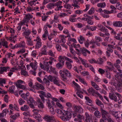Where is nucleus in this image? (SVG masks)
Here are the masks:
<instances>
[{
  "instance_id": "f257e3e1",
  "label": "nucleus",
  "mask_w": 122,
  "mask_h": 122,
  "mask_svg": "<svg viewBox=\"0 0 122 122\" xmlns=\"http://www.w3.org/2000/svg\"><path fill=\"white\" fill-rule=\"evenodd\" d=\"M60 117V118L64 121L68 120L71 117V113L68 111H65Z\"/></svg>"
},
{
  "instance_id": "f03ea898",
  "label": "nucleus",
  "mask_w": 122,
  "mask_h": 122,
  "mask_svg": "<svg viewBox=\"0 0 122 122\" xmlns=\"http://www.w3.org/2000/svg\"><path fill=\"white\" fill-rule=\"evenodd\" d=\"M64 59L67 61L70 62L72 63L73 62V61L72 60L66 56H60L58 58V61L59 62H60L62 64H64Z\"/></svg>"
},
{
  "instance_id": "7ed1b4c3",
  "label": "nucleus",
  "mask_w": 122,
  "mask_h": 122,
  "mask_svg": "<svg viewBox=\"0 0 122 122\" xmlns=\"http://www.w3.org/2000/svg\"><path fill=\"white\" fill-rule=\"evenodd\" d=\"M103 108H100V111L101 113V115H102V117L103 119L106 120L107 117H108L109 113L108 111L104 110L103 109Z\"/></svg>"
},
{
  "instance_id": "20e7f679",
  "label": "nucleus",
  "mask_w": 122,
  "mask_h": 122,
  "mask_svg": "<svg viewBox=\"0 0 122 122\" xmlns=\"http://www.w3.org/2000/svg\"><path fill=\"white\" fill-rule=\"evenodd\" d=\"M118 80L117 83L114 82L113 84V85L115 86L116 88L118 90V91H119L121 89L120 87L122 84V79Z\"/></svg>"
},
{
  "instance_id": "39448f33",
  "label": "nucleus",
  "mask_w": 122,
  "mask_h": 122,
  "mask_svg": "<svg viewBox=\"0 0 122 122\" xmlns=\"http://www.w3.org/2000/svg\"><path fill=\"white\" fill-rule=\"evenodd\" d=\"M30 66L31 67L32 69L35 71L37 69V63L36 61H35L33 63V62L30 63V65H27L26 66V67L28 70L29 69V68Z\"/></svg>"
},
{
  "instance_id": "423d86ee",
  "label": "nucleus",
  "mask_w": 122,
  "mask_h": 122,
  "mask_svg": "<svg viewBox=\"0 0 122 122\" xmlns=\"http://www.w3.org/2000/svg\"><path fill=\"white\" fill-rule=\"evenodd\" d=\"M33 88L38 90L39 89L44 90L45 89L43 85L37 82L35 83V85L33 86Z\"/></svg>"
},
{
  "instance_id": "0eeeda50",
  "label": "nucleus",
  "mask_w": 122,
  "mask_h": 122,
  "mask_svg": "<svg viewBox=\"0 0 122 122\" xmlns=\"http://www.w3.org/2000/svg\"><path fill=\"white\" fill-rule=\"evenodd\" d=\"M73 107L74 110L75 112L80 113L83 112V109L80 106L74 105Z\"/></svg>"
},
{
  "instance_id": "6e6552de",
  "label": "nucleus",
  "mask_w": 122,
  "mask_h": 122,
  "mask_svg": "<svg viewBox=\"0 0 122 122\" xmlns=\"http://www.w3.org/2000/svg\"><path fill=\"white\" fill-rule=\"evenodd\" d=\"M46 46L44 45L41 49V52L39 53V56H41L42 55H47V54L46 52Z\"/></svg>"
},
{
  "instance_id": "1a4fd4ad",
  "label": "nucleus",
  "mask_w": 122,
  "mask_h": 122,
  "mask_svg": "<svg viewBox=\"0 0 122 122\" xmlns=\"http://www.w3.org/2000/svg\"><path fill=\"white\" fill-rule=\"evenodd\" d=\"M80 51L83 55L85 56H86L87 55L86 53H87L89 54H90L91 53L90 51L85 48H80Z\"/></svg>"
},
{
  "instance_id": "9d476101",
  "label": "nucleus",
  "mask_w": 122,
  "mask_h": 122,
  "mask_svg": "<svg viewBox=\"0 0 122 122\" xmlns=\"http://www.w3.org/2000/svg\"><path fill=\"white\" fill-rule=\"evenodd\" d=\"M51 62H44V65L45 68L47 72H49V68L51 67Z\"/></svg>"
},
{
  "instance_id": "9b49d317",
  "label": "nucleus",
  "mask_w": 122,
  "mask_h": 122,
  "mask_svg": "<svg viewBox=\"0 0 122 122\" xmlns=\"http://www.w3.org/2000/svg\"><path fill=\"white\" fill-rule=\"evenodd\" d=\"M112 25L116 27H121L122 26V22L120 21H116L113 22Z\"/></svg>"
},
{
  "instance_id": "f8f14e48",
  "label": "nucleus",
  "mask_w": 122,
  "mask_h": 122,
  "mask_svg": "<svg viewBox=\"0 0 122 122\" xmlns=\"http://www.w3.org/2000/svg\"><path fill=\"white\" fill-rule=\"evenodd\" d=\"M25 39L26 40L27 44L28 46H32L33 45V42L32 41V38L30 37H25Z\"/></svg>"
},
{
  "instance_id": "ddd939ff",
  "label": "nucleus",
  "mask_w": 122,
  "mask_h": 122,
  "mask_svg": "<svg viewBox=\"0 0 122 122\" xmlns=\"http://www.w3.org/2000/svg\"><path fill=\"white\" fill-rule=\"evenodd\" d=\"M109 96L111 99L115 102H117L118 100L116 96L113 93H109Z\"/></svg>"
},
{
  "instance_id": "4468645a",
  "label": "nucleus",
  "mask_w": 122,
  "mask_h": 122,
  "mask_svg": "<svg viewBox=\"0 0 122 122\" xmlns=\"http://www.w3.org/2000/svg\"><path fill=\"white\" fill-rule=\"evenodd\" d=\"M10 69L9 67H0V74H2L4 72H6L7 70L9 71Z\"/></svg>"
},
{
  "instance_id": "2eb2a0df",
  "label": "nucleus",
  "mask_w": 122,
  "mask_h": 122,
  "mask_svg": "<svg viewBox=\"0 0 122 122\" xmlns=\"http://www.w3.org/2000/svg\"><path fill=\"white\" fill-rule=\"evenodd\" d=\"M118 71L119 72H118L115 75V76L118 79H121V78H122V70L120 69H118Z\"/></svg>"
},
{
  "instance_id": "dca6fc26",
  "label": "nucleus",
  "mask_w": 122,
  "mask_h": 122,
  "mask_svg": "<svg viewBox=\"0 0 122 122\" xmlns=\"http://www.w3.org/2000/svg\"><path fill=\"white\" fill-rule=\"evenodd\" d=\"M45 118L46 120L48 122H52V121H55V120L54 117L53 116H46Z\"/></svg>"
},
{
  "instance_id": "f3484780",
  "label": "nucleus",
  "mask_w": 122,
  "mask_h": 122,
  "mask_svg": "<svg viewBox=\"0 0 122 122\" xmlns=\"http://www.w3.org/2000/svg\"><path fill=\"white\" fill-rule=\"evenodd\" d=\"M33 18V16L30 14H25L24 19L28 22L29 20Z\"/></svg>"
},
{
  "instance_id": "a211bd4d",
  "label": "nucleus",
  "mask_w": 122,
  "mask_h": 122,
  "mask_svg": "<svg viewBox=\"0 0 122 122\" xmlns=\"http://www.w3.org/2000/svg\"><path fill=\"white\" fill-rule=\"evenodd\" d=\"M95 102L97 105L100 107V108L104 107V105L98 99H97L96 100Z\"/></svg>"
},
{
  "instance_id": "6ab92c4d",
  "label": "nucleus",
  "mask_w": 122,
  "mask_h": 122,
  "mask_svg": "<svg viewBox=\"0 0 122 122\" xmlns=\"http://www.w3.org/2000/svg\"><path fill=\"white\" fill-rule=\"evenodd\" d=\"M31 31L30 30L28 29H27L26 30H25L24 32L23 33V35H24V36L25 38V37H29V35L31 33Z\"/></svg>"
},
{
  "instance_id": "aec40b11",
  "label": "nucleus",
  "mask_w": 122,
  "mask_h": 122,
  "mask_svg": "<svg viewBox=\"0 0 122 122\" xmlns=\"http://www.w3.org/2000/svg\"><path fill=\"white\" fill-rule=\"evenodd\" d=\"M62 71L64 72V74L66 75L67 77V76L69 77H71V74L66 69H63Z\"/></svg>"
},
{
  "instance_id": "412c9836",
  "label": "nucleus",
  "mask_w": 122,
  "mask_h": 122,
  "mask_svg": "<svg viewBox=\"0 0 122 122\" xmlns=\"http://www.w3.org/2000/svg\"><path fill=\"white\" fill-rule=\"evenodd\" d=\"M33 115L34 117L36 119L38 122H41L42 120L41 119V116L40 115L38 114H36Z\"/></svg>"
},
{
  "instance_id": "4be33fe9",
  "label": "nucleus",
  "mask_w": 122,
  "mask_h": 122,
  "mask_svg": "<svg viewBox=\"0 0 122 122\" xmlns=\"http://www.w3.org/2000/svg\"><path fill=\"white\" fill-rule=\"evenodd\" d=\"M97 6L99 7L104 8L106 6V4L105 2L98 3L97 4Z\"/></svg>"
},
{
  "instance_id": "5701e85b",
  "label": "nucleus",
  "mask_w": 122,
  "mask_h": 122,
  "mask_svg": "<svg viewBox=\"0 0 122 122\" xmlns=\"http://www.w3.org/2000/svg\"><path fill=\"white\" fill-rule=\"evenodd\" d=\"M98 110H96L94 113V115L97 118H100L101 116V113Z\"/></svg>"
},
{
  "instance_id": "b1692460",
  "label": "nucleus",
  "mask_w": 122,
  "mask_h": 122,
  "mask_svg": "<svg viewBox=\"0 0 122 122\" xmlns=\"http://www.w3.org/2000/svg\"><path fill=\"white\" fill-rule=\"evenodd\" d=\"M6 79H5L0 78V86H3V84L6 83Z\"/></svg>"
},
{
  "instance_id": "393cba45",
  "label": "nucleus",
  "mask_w": 122,
  "mask_h": 122,
  "mask_svg": "<svg viewBox=\"0 0 122 122\" xmlns=\"http://www.w3.org/2000/svg\"><path fill=\"white\" fill-rule=\"evenodd\" d=\"M104 61L103 59L102 58L100 57L98 58L96 61V63L100 65H102L103 64Z\"/></svg>"
},
{
  "instance_id": "a878e982",
  "label": "nucleus",
  "mask_w": 122,
  "mask_h": 122,
  "mask_svg": "<svg viewBox=\"0 0 122 122\" xmlns=\"http://www.w3.org/2000/svg\"><path fill=\"white\" fill-rule=\"evenodd\" d=\"M42 45V43L41 42V41H37L36 44L35 48L39 49V48Z\"/></svg>"
},
{
  "instance_id": "bb28decb",
  "label": "nucleus",
  "mask_w": 122,
  "mask_h": 122,
  "mask_svg": "<svg viewBox=\"0 0 122 122\" xmlns=\"http://www.w3.org/2000/svg\"><path fill=\"white\" fill-rule=\"evenodd\" d=\"M15 84L16 86L18 88L24 90H25V89H26V87L24 85H22L19 84H17V83H15Z\"/></svg>"
},
{
  "instance_id": "cd10ccee",
  "label": "nucleus",
  "mask_w": 122,
  "mask_h": 122,
  "mask_svg": "<svg viewBox=\"0 0 122 122\" xmlns=\"http://www.w3.org/2000/svg\"><path fill=\"white\" fill-rule=\"evenodd\" d=\"M29 108V106L26 105H24L23 107H22L20 108L21 110L23 111H27Z\"/></svg>"
},
{
  "instance_id": "c85d7f7f",
  "label": "nucleus",
  "mask_w": 122,
  "mask_h": 122,
  "mask_svg": "<svg viewBox=\"0 0 122 122\" xmlns=\"http://www.w3.org/2000/svg\"><path fill=\"white\" fill-rule=\"evenodd\" d=\"M117 3L116 5V7L117 9L120 10H122V5L119 2H117L116 3Z\"/></svg>"
},
{
  "instance_id": "c756f323",
  "label": "nucleus",
  "mask_w": 122,
  "mask_h": 122,
  "mask_svg": "<svg viewBox=\"0 0 122 122\" xmlns=\"http://www.w3.org/2000/svg\"><path fill=\"white\" fill-rule=\"evenodd\" d=\"M2 45L4 47H5L6 48L8 47V42L6 41H2L1 42H0V45Z\"/></svg>"
},
{
  "instance_id": "7c9ffc66",
  "label": "nucleus",
  "mask_w": 122,
  "mask_h": 122,
  "mask_svg": "<svg viewBox=\"0 0 122 122\" xmlns=\"http://www.w3.org/2000/svg\"><path fill=\"white\" fill-rule=\"evenodd\" d=\"M71 62H69L66 61L65 63L66 66L67 68L70 70L71 69L72 67V66L71 64Z\"/></svg>"
},
{
  "instance_id": "2f4dec72",
  "label": "nucleus",
  "mask_w": 122,
  "mask_h": 122,
  "mask_svg": "<svg viewBox=\"0 0 122 122\" xmlns=\"http://www.w3.org/2000/svg\"><path fill=\"white\" fill-rule=\"evenodd\" d=\"M59 72L61 76L64 79H66L67 76H66V75L64 74V73L62 70H60Z\"/></svg>"
},
{
  "instance_id": "473e14b6",
  "label": "nucleus",
  "mask_w": 122,
  "mask_h": 122,
  "mask_svg": "<svg viewBox=\"0 0 122 122\" xmlns=\"http://www.w3.org/2000/svg\"><path fill=\"white\" fill-rule=\"evenodd\" d=\"M50 70H49V72H48L50 73H51L52 72L55 74H57V72L56 71L55 68L52 67V66L50 67Z\"/></svg>"
},
{
  "instance_id": "72a5a7b5",
  "label": "nucleus",
  "mask_w": 122,
  "mask_h": 122,
  "mask_svg": "<svg viewBox=\"0 0 122 122\" xmlns=\"http://www.w3.org/2000/svg\"><path fill=\"white\" fill-rule=\"evenodd\" d=\"M121 34L120 33L118 34L117 35H115L114 36V38L116 39L119 40H121L122 39V37H121L120 36Z\"/></svg>"
},
{
  "instance_id": "f704fd0d",
  "label": "nucleus",
  "mask_w": 122,
  "mask_h": 122,
  "mask_svg": "<svg viewBox=\"0 0 122 122\" xmlns=\"http://www.w3.org/2000/svg\"><path fill=\"white\" fill-rule=\"evenodd\" d=\"M60 37L61 39V41L63 43H65L66 42V40L65 38H64V36L63 35H61L60 36Z\"/></svg>"
},
{
  "instance_id": "c9c22d12",
  "label": "nucleus",
  "mask_w": 122,
  "mask_h": 122,
  "mask_svg": "<svg viewBox=\"0 0 122 122\" xmlns=\"http://www.w3.org/2000/svg\"><path fill=\"white\" fill-rule=\"evenodd\" d=\"M87 91L88 92L91 94L95 93V90L92 87L89 88Z\"/></svg>"
},
{
  "instance_id": "e433bc0d",
  "label": "nucleus",
  "mask_w": 122,
  "mask_h": 122,
  "mask_svg": "<svg viewBox=\"0 0 122 122\" xmlns=\"http://www.w3.org/2000/svg\"><path fill=\"white\" fill-rule=\"evenodd\" d=\"M79 81L81 82L84 85H87V84L83 78H82L80 77L79 78Z\"/></svg>"
},
{
  "instance_id": "4c0bfd02",
  "label": "nucleus",
  "mask_w": 122,
  "mask_h": 122,
  "mask_svg": "<svg viewBox=\"0 0 122 122\" xmlns=\"http://www.w3.org/2000/svg\"><path fill=\"white\" fill-rule=\"evenodd\" d=\"M27 101L28 104L32 103L34 102L33 98L31 97H29V99L27 100Z\"/></svg>"
},
{
  "instance_id": "58836bf2",
  "label": "nucleus",
  "mask_w": 122,
  "mask_h": 122,
  "mask_svg": "<svg viewBox=\"0 0 122 122\" xmlns=\"http://www.w3.org/2000/svg\"><path fill=\"white\" fill-rule=\"evenodd\" d=\"M28 22L25 20V19H24V20H22L21 21H20L19 23L18 24V25H20V26H22L23 25H25V23H27Z\"/></svg>"
},
{
  "instance_id": "ea45409f",
  "label": "nucleus",
  "mask_w": 122,
  "mask_h": 122,
  "mask_svg": "<svg viewBox=\"0 0 122 122\" xmlns=\"http://www.w3.org/2000/svg\"><path fill=\"white\" fill-rule=\"evenodd\" d=\"M64 65L63 64H62L60 62H58L56 64V66L58 69L61 68Z\"/></svg>"
},
{
  "instance_id": "a19ab883",
  "label": "nucleus",
  "mask_w": 122,
  "mask_h": 122,
  "mask_svg": "<svg viewBox=\"0 0 122 122\" xmlns=\"http://www.w3.org/2000/svg\"><path fill=\"white\" fill-rule=\"evenodd\" d=\"M15 87L14 86H12L9 87V92L11 93H14V90Z\"/></svg>"
},
{
  "instance_id": "79ce46f5",
  "label": "nucleus",
  "mask_w": 122,
  "mask_h": 122,
  "mask_svg": "<svg viewBox=\"0 0 122 122\" xmlns=\"http://www.w3.org/2000/svg\"><path fill=\"white\" fill-rule=\"evenodd\" d=\"M21 73L22 75H23L26 76H29L27 72L24 70H21Z\"/></svg>"
},
{
  "instance_id": "37998d69",
  "label": "nucleus",
  "mask_w": 122,
  "mask_h": 122,
  "mask_svg": "<svg viewBox=\"0 0 122 122\" xmlns=\"http://www.w3.org/2000/svg\"><path fill=\"white\" fill-rule=\"evenodd\" d=\"M25 42L23 41H21V43L18 44L19 47H24L25 46Z\"/></svg>"
},
{
  "instance_id": "c03bdc74",
  "label": "nucleus",
  "mask_w": 122,
  "mask_h": 122,
  "mask_svg": "<svg viewBox=\"0 0 122 122\" xmlns=\"http://www.w3.org/2000/svg\"><path fill=\"white\" fill-rule=\"evenodd\" d=\"M95 39L96 42H99L102 41V39L100 37L96 36L95 37Z\"/></svg>"
},
{
  "instance_id": "a18cd8bd",
  "label": "nucleus",
  "mask_w": 122,
  "mask_h": 122,
  "mask_svg": "<svg viewBox=\"0 0 122 122\" xmlns=\"http://www.w3.org/2000/svg\"><path fill=\"white\" fill-rule=\"evenodd\" d=\"M48 53V55L54 57L55 56V52H53L51 50H49Z\"/></svg>"
},
{
  "instance_id": "49530a36",
  "label": "nucleus",
  "mask_w": 122,
  "mask_h": 122,
  "mask_svg": "<svg viewBox=\"0 0 122 122\" xmlns=\"http://www.w3.org/2000/svg\"><path fill=\"white\" fill-rule=\"evenodd\" d=\"M86 21H87V23L88 24L90 25H92L93 23V22L92 20L88 18H87L86 19Z\"/></svg>"
},
{
  "instance_id": "de8ad7c7",
  "label": "nucleus",
  "mask_w": 122,
  "mask_h": 122,
  "mask_svg": "<svg viewBox=\"0 0 122 122\" xmlns=\"http://www.w3.org/2000/svg\"><path fill=\"white\" fill-rule=\"evenodd\" d=\"M94 9L93 8H91L88 12V14L89 15H92L94 13Z\"/></svg>"
},
{
  "instance_id": "09e8293b",
  "label": "nucleus",
  "mask_w": 122,
  "mask_h": 122,
  "mask_svg": "<svg viewBox=\"0 0 122 122\" xmlns=\"http://www.w3.org/2000/svg\"><path fill=\"white\" fill-rule=\"evenodd\" d=\"M38 92L40 94L39 95L44 96L45 97H46V92L43 91H39Z\"/></svg>"
},
{
  "instance_id": "8fccbe9b",
  "label": "nucleus",
  "mask_w": 122,
  "mask_h": 122,
  "mask_svg": "<svg viewBox=\"0 0 122 122\" xmlns=\"http://www.w3.org/2000/svg\"><path fill=\"white\" fill-rule=\"evenodd\" d=\"M84 40V38L82 36H80L79 39H78V41L80 43L82 44L83 43V41Z\"/></svg>"
},
{
  "instance_id": "3c124183",
  "label": "nucleus",
  "mask_w": 122,
  "mask_h": 122,
  "mask_svg": "<svg viewBox=\"0 0 122 122\" xmlns=\"http://www.w3.org/2000/svg\"><path fill=\"white\" fill-rule=\"evenodd\" d=\"M106 68V73L108 72V71H112V68L113 67H109L108 66H105Z\"/></svg>"
},
{
  "instance_id": "603ef678",
  "label": "nucleus",
  "mask_w": 122,
  "mask_h": 122,
  "mask_svg": "<svg viewBox=\"0 0 122 122\" xmlns=\"http://www.w3.org/2000/svg\"><path fill=\"white\" fill-rule=\"evenodd\" d=\"M50 112L51 114H54L55 113V110L53 107H50Z\"/></svg>"
},
{
  "instance_id": "864d4df0",
  "label": "nucleus",
  "mask_w": 122,
  "mask_h": 122,
  "mask_svg": "<svg viewBox=\"0 0 122 122\" xmlns=\"http://www.w3.org/2000/svg\"><path fill=\"white\" fill-rule=\"evenodd\" d=\"M56 6H57L56 8L55 9V10L56 11H59L61 10V8L63 7V6L61 5H56Z\"/></svg>"
},
{
  "instance_id": "5fc2aeb1",
  "label": "nucleus",
  "mask_w": 122,
  "mask_h": 122,
  "mask_svg": "<svg viewBox=\"0 0 122 122\" xmlns=\"http://www.w3.org/2000/svg\"><path fill=\"white\" fill-rule=\"evenodd\" d=\"M48 17V16L46 15L41 16L42 20L44 21H46Z\"/></svg>"
},
{
  "instance_id": "6e6d98bb",
  "label": "nucleus",
  "mask_w": 122,
  "mask_h": 122,
  "mask_svg": "<svg viewBox=\"0 0 122 122\" xmlns=\"http://www.w3.org/2000/svg\"><path fill=\"white\" fill-rule=\"evenodd\" d=\"M53 81L54 83L55 84H58V78L57 77H53Z\"/></svg>"
},
{
  "instance_id": "4d7b16f0",
  "label": "nucleus",
  "mask_w": 122,
  "mask_h": 122,
  "mask_svg": "<svg viewBox=\"0 0 122 122\" xmlns=\"http://www.w3.org/2000/svg\"><path fill=\"white\" fill-rule=\"evenodd\" d=\"M5 112V110H3L2 111V113H0V118L3 117L4 116L6 115Z\"/></svg>"
},
{
  "instance_id": "13d9d810",
  "label": "nucleus",
  "mask_w": 122,
  "mask_h": 122,
  "mask_svg": "<svg viewBox=\"0 0 122 122\" xmlns=\"http://www.w3.org/2000/svg\"><path fill=\"white\" fill-rule=\"evenodd\" d=\"M25 49L24 48H22L18 51L17 53L19 54L25 52Z\"/></svg>"
},
{
  "instance_id": "bf43d9fd",
  "label": "nucleus",
  "mask_w": 122,
  "mask_h": 122,
  "mask_svg": "<svg viewBox=\"0 0 122 122\" xmlns=\"http://www.w3.org/2000/svg\"><path fill=\"white\" fill-rule=\"evenodd\" d=\"M55 6L54 4L50 3L48 5V8H49L51 9L53 6Z\"/></svg>"
},
{
  "instance_id": "052dcab7",
  "label": "nucleus",
  "mask_w": 122,
  "mask_h": 122,
  "mask_svg": "<svg viewBox=\"0 0 122 122\" xmlns=\"http://www.w3.org/2000/svg\"><path fill=\"white\" fill-rule=\"evenodd\" d=\"M96 94L100 98V99L102 101H103V97L98 92H96Z\"/></svg>"
},
{
  "instance_id": "680f3d73",
  "label": "nucleus",
  "mask_w": 122,
  "mask_h": 122,
  "mask_svg": "<svg viewBox=\"0 0 122 122\" xmlns=\"http://www.w3.org/2000/svg\"><path fill=\"white\" fill-rule=\"evenodd\" d=\"M83 11L79 10H77L75 11V14H76L80 15L83 13Z\"/></svg>"
},
{
  "instance_id": "e2e57ef3",
  "label": "nucleus",
  "mask_w": 122,
  "mask_h": 122,
  "mask_svg": "<svg viewBox=\"0 0 122 122\" xmlns=\"http://www.w3.org/2000/svg\"><path fill=\"white\" fill-rule=\"evenodd\" d=\"M8 95H5L4 97V101L7 103H8Z\"/></svg>"
},
{
  "instance_id": "0e129e2a",
  "label": "nucleus",
  "mask_w": 122,
  "mask_h": 122,
  "mask_svg": "<svg viewBox=\"0 0 122 122\" xmlns=\"http://www.w3.org/2000/svg\"><path fill=\"white\" fill-rule=\"evenodd\" d=\"M64 7L66 9H70L71 8V5L69 4H66L64 5Z\"/></svg>"
},
{
  "instance_id": "69168bd1",
  "label": "nucleus",
  "mask_w": 122,
  "mask_h": 122,
  "mask_svg": "<svg viewBox=\"0 0 122 122\" xmlns=\"http://www.w3.org/2000/svg\"><path fill=\"white\" fill-rule=\"evenodd\" d=\"M88 61L91 64L94 63H97V61H96L95 59H91L89 60Z\"/></svg>"
},
{
  "instance_id": "338daca9",
  "label": "nucleus",
  "mask_w": 122,
  "mask_h": 122,
  "mask_svg": "<svg viewBox=\"0 0 122 122\" xmlns=\"http://www.w3.org/2000/svg\"><path fill=\"white\" fill-rule=\"evenodd\" d=\"M98 71L99 73L102 75L104 74L105 72V71L104 70L100 68L99 69Z\"/></svg>"
},
{
  "instance_id": "774afa93",
  "label": "nucleus",
  "mask_w": 122,
  "mask_h": 122,
  "mask_svg": "<svg viewBox=\"0 0 122 122\" xmlns=\"http://www.w3.org/2000/svg\"><path fill=\"white\" fill-rule=\"evenodd\" d=\"M103 12L105 14H111L113 12H112V11H110L107 10H103Z\"/></svg>"
}]
</instances>
